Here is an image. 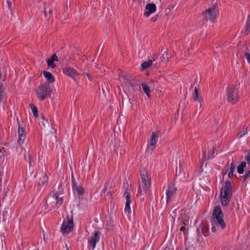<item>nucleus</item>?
I'll return each instance as SVG.
<instances>
[{"mask_svg":"<svg viewBox=\"0 0 250 250\" xmlns=\"http://www.w3.org/2000/svg\"><path fill=\"white\" fill-rule=\"evenodd\" d=\"M211 230L213 232H215L216 231V227L214 226H212Z\"/></svg>","mask_w":250,"mask_h":250,"instance_id":"obj_43","label":"nucleus"},{"mask_svg":"<svg viewBox=\"0 0 250 250\" xmlns=\"http://www.w3.org/2000/svg\"><path fill=\"white\" fill-rule=\"evenodd\" d=\"M177 190V188L173 184L168 185L166 192L167 204L170 201L171 199L176 195Z\"/></svg>","mask_w":250,"mask_h":250,"instance_id":"obj_8","label":"nucleus"},{"mask_svg":"<svg viewBox=\"0 0 250 250\" xmlns=\"http://www.w3.org/2000/svg\"><path fill=\"white\" fill-rule=\"evenodd\" d=\"M36 94L38 98L42 101L50 97L51 89L49 84L44 83L40 85L36 91Z\"/></svg>","mask_w":250,"mask_h":250,"instance_id":"obj_4","label":"nucleus"},{"mask_svg":"<svg viewBox=\"0 0 250 250\" xmlns=\"http://www.w3.org/2000/svg\"><path fill=\"white\" fill-rule=\"evenodd\" d=\"M43 74L48 83H52L54 82V78L50 72L44 71Z\"/></svg>","mask_w":250,"mask_h":250,"instance_id":"obj_20","label":"nucleus"},{"mask_svg":"<svg viewBox=\"0 0 250 250\" xmlns=\"http://www.w3.org/2000/svg\"><path fill=\"white\" fill-rule=\"evenodd\" d=\"M243 177L244 181L250 180V170L246 171Z\"/></svg>","mask_w":250,"mask_h":250,"instance_id":"obj_29","label":"nucleus"},{"mask_svg":"<svg viewBox=\"0 0 250 250\" xmlns=\"http://www.w3.org/2000/svg\"><path fill=\"white\" fill-rule=\"evenodd\" d=\"M220 195L232 196V186L229 181H226L223 183Z\"/></svg>","mask_w":250,"mask_h":250,"instance_id":"obj_7","label":"nucleus"},{"mask_svg":"<svg viewBox=\"0 0 250 250\" xmlns=\"http://www.w3.org/2000/svg\"><path fill=\"white\" fill-rule=\"evenodd\" d=\"M54 61H58V58L56 54H53L52 57L51 58Z\"/></svg>","mask_w":250,"mask_h":250,"instance_id":"obj_39","label":"nucleus"},{"mask_svg":"<svg viewBox=\"0 0 250 250\" xmlns=\"http://www.w3.org/2000/svg\"><path fill=\"white\" fill-rule=\"evenodd\" d=\"M48 177L45 174H42L39 180L37 182V188H41L42 186L45 185L48 182Z\"/></svg>","mask_w":250,"mask_h":250,"instance_id":"obj_18","label":"nucleus"},{"mask_svg":"<svg viewBox=\"0 0 250 250\" xmlns=\"http://www.w3.org/2000/svg\"><path fill=\"white\" fill-rule=\"evenodd\" d=\"M198 89L195 87V95L193 98V100L194 101H198L199 102V103L201 104V101L200 99L198 97ZM201 107V104L200 105V107Z\"/></svg>","mask_w":250,"mask_h":250,"instance_id":"obj_27","label":"nucleus"},{"mask_svg":"<svg viewBox=\"0 0 250 250\" xmlns=\"http://www.w3.org/2000/svg\"><path fill=\"white\" fill-rule=\"evenodd\" d=\"M142 88L145 93L148 96L150 97V88L148 85L145 83H142Z\"/></svg>","mask_w":250,"mask_h":250,"instance_id":"obj_22","label":"nucleus"},{"mask_svg":"<svg viewBox=\"0 0 250 250\" xmlns=\"http://www.w3.org/2000/svg\"><path fill=\"white\" fill-rule=\"evenodd\" d=\"M246 160L247 163L249 165H250V151L248 153L247 157H246Z\"/></svg>","mask_w":250,"mask_h":250,"instance_id":"obj_37","label":"nucleus"},{"mask_svg":"<svg viewBox=\"0 0 250 250\" xmlns=\"http://www.w3.org/2000/svg\"><path fill=\"white\" fill-rule=\"evenodd\" d=\"M3 174L0 171V188H1Z\"/></svg>","mask_w":250,"mask_h":250,"instance_id":"obj_42","label":"nucleus"},{"mask_svg":"<svg viewBox=\"0 0 250 250\" xmlns=\"http://www.w3.org/2000/svg\"><path fill=\"white\" fill-rule=\"evenodd\" d=\"M42 124L43 126L44 127H47V126H48V127H50V124L48 122V121H47V120H45V119H43V118L42 119Z\"/></svg>","mask_w":250,"mask_h":250,"instance_id":"obj_33","label":"nucleus"},{"mask_svg":"<svg viewBox=\"0 0 250 250\" xmlns=\"http://www.w3.org/2000/svg\"><path fill=\"white\" fill-rule=\"evenodd\" d=\"M160 60L162 62H167L168 61V54L167 52H164L163 54L162 55V56L160 57Z\"/></svg>","mask_w":250,"mask_h":250,"instance_id":"obj_25","label":"nucleus"},{"mask_svg":"<svg viewBox=\"0 0 250 250\" xmlns=\"http://www.w3.org/2000/svg\"><path fill=\"white\" fill-rule=\"evenodd\" d=\"M214 157V155H212L211 157V156H209V158H213Z\"/></svg>","mask_w":250,"mask_h":250,"instance_id":"obj_47","label":"nucleus"},{"mask_svg":"<svg viewBox=\"0 0 250 250\" xmlns=\"http://www.w3.org/2000/svg\"><path fill=\"white\" fill-rule=\"evenodd\" d=\"M18 135L19 138L18 143L19 146H21L22 145L25 139V133L23 130V128L22 127L21 128L20 127H19Z\"/></svg>","mask_w":250,"mask_h":250,"instance_id":"obj_16","label":"nucleus"},{"mask_svg":"<svg viewBox=\"0 0 250 250\" xmlns=\"http://www.w3.org/2000/svg\"><path fill=\"white\" fill-rule=\"evenodd\" d=\"M186 230V228L184 226L183 227H181V228H180V230L182 231H183L184 232Z\"/></svg>","mask_w":250,"mask_h":250,"instance_id":"obj_44","label":"nucleus"},{"mask_svg":"<svg viewBox=\"0 0 250 250\" xmlns=\"http://www.w3.org/2000/svg\"><path fill=\"white\" fill-rule=\"evenodd\" d=\"M152 63V61L149 60L147 62H144L141 64V66L143 69H145L150 67Z\"/></svg>","mask_w":250,"mask_h":250,"instance_id":"obj_23","label":"nucleus"},{"mask_svg":"<svg viewBox=\"0 0 250 250\" xmlns=\"http://www.w3.org/2000/svg\"><path fill=\"white\" fill-rule=\"evenodd\" d=\"M24 158L25 161L28 162L29 166L31 167L32 165H31V160H30V157L29 155L28 154L25 153L24 156Z\"/></svg>","mask_w":250,"mask_h":250,"instance_id":"obj_30","label":"nucleus"},{"mask_svg":"<svg viewBox=\"0 0 250 250\" xmlns=\"http://www.w3.org/2000/svg\"><path fill=\"white\" fill-rule=\"evenodd\" d=\"M44 16H45V17L46 18L48 19V20H49L50 19V16L48 17V14L50 16V15L52 14V10L49 9L48 11H46V9H45L44 11Z\"/></svg>","mask_w":250,"mask_h":250,"instance_id":"obj_31","label":"nucleus"},{"mask_svg":"<svg viewBox=\"0 0 250 250\" xmlns=\"http://www.w3.org/2000/svg\"><path fill=\"white\" fill-rule=\"evenodd\" d=\"M146 11L144 15L146 17H148L150 14L154 13L156 10V6L155 4L152 3H148L146 6Z\"/></svg>","mask_w":250,"mask_h":250,"instance_id":"obj_13","label":"nucleus"},{"mask_svg":"<svg viewBox=\"0 0 250 250\" xmlns=\"http://www.w3.org/2000/svg\"><path fill=\"white\" fill-rule=\"evenodd\" d=\"M73 222L72 218L67 217L66 220H64L62 227L61 228V232L63 234H68L73 230Z\"/></svg>","mask_w":250,"mask_h":250,"instance_id":"obj_6","label":"nucleus"},{"mask_svg":"<svg viewBox=\"0 0 250 250\" xmlns=\"http://www.w3.org/2000/svg\"><path fill=\"white\" fill-rule=\"evenodd\" d=\"M217 9L213 6L206 10L205 13V17L213 22L216 18L217 15Z\"/></svg>","mask_w":250,"mask_h":250,"instance_id":"obj_9","label":"nucleus"},{"mask_svg":"<svg viewBox=\"0 0 250 250\" xmlns=\"http://www.w3.org/2000/svg\"><path fill=\"white\" fill-rule=\"evenodd\" d=\"M246 30L247 31H250V15L248 17Z\"/></svg>","mask_w":250,"mask_h":250,"instance_id":"obj_32","label":"nucleus"},{"mask_svg":"<svg viewBox=\"0 0 250 250\" xmlns=\"http://www.w3.org/2000/svg\"><path fill=\"white\" fill-rule=\"evenodd\" d=\"M230 168H232V169H235V165L234 164V162L233 159H232L231 162L230 164Z\"/></svg>","mask_w":250,"mask_h":250,"instance_id":"obj_38","label":"nucleus"},{"mask_svg":"<svg viewBox=\"0 0 250 250\" xmlns=\"http://www.w3.org/2000/svg\"><path fill=\"white\" fill-rule=\"evenodd\" d=\"M101 233L98 230H95L90 236L88 240V246L94 250L96 247V244L99 242Z\"/></svg>","mask_w":250,"mask_h":250,"instance_id":"obj_5","label":"nucleus"},{"mask_svg":"<svg viewBox=\"0 0 250 250\" xmlns=\"http://www.w3.org/2000/svg\"><path fill=\"white\" fill-rule=\"evenodd\" d=\"M157 141L158 135L155 132H152L149 141V143L147 145L148 148L151 149V150H153L154 149L155 145H156Z\"/></svg>","mask_w":250,"mask_h":250,"instance_id":"obj_14","label":"nucleus"},{"mask_svg":"<svg viewBox=\"0 0 250 250\" xmlns=\"http://www.w3.org/2000/svg\"><path fill=\"white\" fill-rule=\"evenodd\" d=\"M229 169V168H228L227 169V170H228ZM235 169H232V168H229V171L228 173V177L229 178H231L233 176V172L234 171Z\"/></svg>","mask_w":250,"mask_h":250,"instance_id":"obj_34","label":"nucleus"},{"mask_svg":"<svg viewBox=\"0 0 250 250\" xmlns=\"http://www.w3.org/2000/svg\"><path fill=\"white\" fill-rule=\"evenodd\" d=\"M157 17H152L151 19V21H155L156 20H157Z\"/></svg>","mask_w":250,"mask_h":250,"instance_id":"obj_45","label":"nucleus"},{"mask_svg":"<svg viewBox=\"0 0 250 250\" xmlns=\"http://www.w3.org/2000/svg\"><path fill=\"white\" fill-rule=\"evenodd\" d=\"M231 196H225L224 195H220L221 202L223 206H227L229 202Z\"/></svg>","mask_w":250,"mask_h":250,"instance_id":"obj_19","label":"nucleus"},{"mask_svg":"<svg viewBox=\"0 0 250 250\" xmlns=\"http://www.w3.org/2000/svg\"><path fill=\"white\" fill-rule=\"evenodd\" d=\"M63 73L71 77L75 82H76V76L79 75L77 70L71 67H65L62 70Z\"/></svg>","mask_w":250,"mask_h":250,"instance_id":"obj_11","label":"nucleus"},{"mask_svg":"<svg viewBox=\"0 0 250 250\" xmlns=\"http://www.w3.org/2000/svg\"><path fill=\"white\" fill-rule=\"evenodd\" d=\"M108 186V184L106 183L104 184V188L101 190V195H102L103 194H104L105 193V192L106 191V190L107 189Z\"/></svg>","mask_w":250,"mask_h":250,"instance_id":"obj_35","label":"nucleus"},{"mask_svg":"<svg viewBox=\"0 0 250 250\" xmlns=\"http://www.w3.org/2000/svg\"><path fill=\"white\" fill-rule=\"evenodd\" d=\"M72 187L73 192L74 193L77 192L79 196H82L84 192V188L76 183L73 176H72Z\"/></svg>","mask_w":250,"mask_h":250,"instance_id":"obj_10","label":"nucleus"},{"mask_svg":"<svg viewBox=\"0 0 250 250\" xmlns=\"http://www.w3.org/2000/svg\"><path fill=\"white\" fill-rule=\"evenodd\" d=\"M247 132V129L244 128L241 132H240L238 134V137L241 138L243 137Z\"/></svg>","mask_w":250,"mask_h":250,"instance_id":"obj_36","label":"nucleus"},{"mask_svg":"<svg viewBox=\"0 0 250 250\" xmlns=\"http://www.w3.org/2000/svg\"><path fill=\"white\" fill-rule=\"evenodd\" d=\"M120 79L123 81L126 86H132V77L128 74H122L120 76Z\"/></svg>","mask_w":250,"mask_h":250,"instance_id":"obj_15","label":"nucleus"},{"mask_svg":"<svg viewBox=\"0 0 250 250\" xmlns=\"http://www.w3.org/2000/svg\"><path fill=\"white\" fill-rule=\"evenodd\" d=\"M141 177L142 179V186L138 189L137 196H142L145 193L149 191V188L151 186L150 175L145 170L141 171Z\"/></svg>","mask_w":250,"mask_h":250,"instance_id":"obj_1","label":"nucleus"},{"mask_svg":"<svg viewBox=\"0 0 250 250\" xmlns=\"http://www.w3.org/2000/svg\"><path fill=\"white\" fill-rule=\"evenodd\" d=\"M212 217V225H215L217 227L220 228L221 229H224L226 224L223 220V214L219 206L216 207L213 209Z\"/></svg>","mask_w":250,"mask_h":250,"instance_id":"obj_2","label":"nucleus"},{"mask_svg":"<svg viewBox=\"0 0 250 250\" xmlns=\"http://www.w3.org/2000/svg\"><path fill=\"white\" fill-rule=\"evenodd\" d=\"M5 93V87L2 84L0 83V103L3 100Z\"/></svg>","mask_w":250,"mask_h":250,"instance_id":"obj_24","label":"nucleus"},{"mask_svg":"<svg viewBox=\"0 0 250 250\" xmlns=\"http://www.w3.org/2000/svg\"><path fill=\"white\" fill-rule=\"evenodd\" d=\"M53 199L55 201V206L58 208L63 202V197L60 196V194L58 193L54 192L52 196Z\"/></svg>","mask_w":250,"mask_h":250,"instance_id":"obj_17","label":"nucleus"},{"mask_svg":"<svg viewBox=\"0 0 250 250\" xmlns=\"http://www.w3.org/2000/svg\"><path fill=\"white\" fill-rule=\"evenodd\" d=\"M30 106L33 112V115L35 117H37L38 116V110L36 107V106L33 104H30Z\"/></svg>","mask_w":250,"mask_h":250,"instance_id":"obj_26","label":"nucleus"},{"mask_svg":"<svg viewBox=\"0 0 250 250\" xmlns=\"http://www.w3.org/2000/svg\"><path fill=\"white\" fill-rule=\"evenodd\" d=\"M124 195L126 199L125 212L127 213L128 214H130L131 212V208L130 207V204L132 202L131 195L130 193L127 191H125Z\"/></svg>","mask_w":250,"mask_h":250,"instance_id":"obj_12","label":"nucleus"},{"mask_svg":"<svg viewBox=\"0 0 250 250\" xmlns=\"http://www.w3.org/2000/svg\"><path fill=\"white\" fill-rule=\"evenodd\" d=\"M66 250H69V249L67 248Z\"/></svg>","mask_w":250,"mask_h":250,"instance_id":"obj_48","label":"nucleus"},{"mask_svg":"<svg viewBox=\"0 0 250 250\" xmlns=\"http://www.w3.org/2000/svg\"><path fill=\"white\" fill-rule=\"evenodd\" d=\"M83 75L86 76L90 81H92V77H91V76L89 74H88L87 73H83Z\"/></svg>","mask_w":250,"mask_h":250,"instance_id":"obj_40","label":"nucleus"},{"mask_svg":"<svg viewBox=\"0 0 250 250\" xmlns=\"http://www.w3.org/2000/svg\"><path fill=\"white\" fill-rule=\"evenodd\" d=\"M7 4L9 9L11 10L12 7V3L9 0H7Z\"/></svg>","mask_w":250,"mask_h":250,"instance_id":"obj_41","label":"nucleus"},{"mask_svg":"<svg viewBox=\"0 0 250 250\" xmlns=\"http://www.w3.org/2000/svg\"><path fill=\"white\" fill-rule=\"evenodd\" d=\"M54 62V61L51 58H49L47 60V63L48 66L51 68H54L56 66Z\"/></svg>","mask_w":250,"mask_h":250,"instance_id":"obj_28","label":"nucleus"},{"mask_svg":"<svg viewBox=\"0 0 250 250\" xmlns=\"http://www.w3.org/2000/svg\"><path fill=\"white\" fill-rule=\"evenodd\" d=\"M247 163L245 161H243L237 167V172L239 174H242L244 172V168L246 167Z\"/></svg>","mask_w":250,"mask_h":250,"instance_id":"obj_21","label":"nucleus"},{"mask_svg":"<svg viewBox=\"0 0 250 250\" xmlns=\"http://www.w3.org/2000/svg\"><path fill=\"white\" fill-rule=\"evenodd\" d=\"M202 157H204V158L206 157V153L205 152H203Z\"/></svg>","mask_w":250,"mask_h":250,"instance_id":"obj_46","label":"nucleus"},{"mask_svg":"<svg viewBox=\"0 0 250 250\" xmlns=\"http://www.w3.org/2000/svg\"><path fill=\"white\" fill-rule=\"evenodd\" d=\"M226 98L227 101L231 104L236 103L239 99L238 88L234 86L228 87L226 92Z\"/></svg>","mask_w":250,"mask_h":250,"instance_id":"obj_3","label":"nucleus"}]
</instances>
